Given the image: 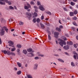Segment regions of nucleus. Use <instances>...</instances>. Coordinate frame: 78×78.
Masks as SVG:
<instances>
[{"label": "nucleus", "instance_id": "f257e3e1", "mask_svg": "<svg viewBox=\"0 0 78 78\" xmlns=\"http://www.w3.org/2000/svg\"><path fill=\"white\" fill-rule=\"evenodd\" d=\"M6 31V33H8V29L6 27L4 26V27H1V28L0 29V34L1 36H3L5 34V32Z\"/></svg>", "mask_w": 78, "mask_h": 78}, {"label": "nucleus", "instance_id": "f03ea898", "mask_svg": "<svg viewBox=\"0 0 78 78\" xmlns=\"http://www.w3.org/2000/svg\"><path fill=\"white\" fill-rule=\"evenodd\" d=\"M2 52L4 53V54H7L8 55H9V56L11 55L12 56H16V54H15L13 52H11L10 51H6L5 50H2Z\"/></svg>", "mask_w": 78, "mask_h": 78}, {"label": "nucleus", "instance_id": "7ed1b4c3", "mask_svg": "<svg viewBox=\"0 0 78 78\" xmlns=\"http://www.w3.org/2000/svg\"><path fill=\"white\" fill-rule=\"evenodd\" d=\"M58 42L59 44L61 45V46L63 47V44L64 45H66V41L62 40L61 39H59L58 40Z\"/></svg>", "mask_w": 78, "mask_h": 78}, {"label": "nucleus", "instance_id": "20e7f679", "mask_svg": "<svg viewBox=\"0 0 78 78\" xmlns=\"http://www.w3.org/2000/svg\"><path fill=\"white\" fill-rule=\"evenodd\" d=\"M8 42L9 44V46H11L12 47H13V46H12V45H14V42H13V41H8Z\"/></svg>", "mask_w": 78, "mask_h": 78}, {"label": "nucleus", "instance_id": "39448f33", "mask_svg": "<svg viewBox=\"0 0 78 78\" xmlns=\"http://www.w3.org/2000/svg\"><path fill=\"white\" fill-rule=\"evenodd\" d=\"M59 34V33L58 32H54V36L56 38L58 37V36Z\"/></svg>", "mask_w": 78, "mask_h": 78}, {"label": "nucleus", "instance_id": "423d86ee", "mask_svg": "<svg viewBox=\"0 0 78 78\" xmlns=\"http://www.w3.org/2000/svg\"><path fill=\"white\" fill-rule=\"evenodd\" d=\"M27 56L29 57H32V56H34V55L33 53H29L27 55Z\"/></svg>", "mask_w": 78, "mask_h": 78}, {"label": "nucleus", "instance_id": "0eeeda50", "mask_svg": "<svg viewBox=\"0 0 78 78\" xmlns=\"http://www.w3.org/2000/svg\"><path fill=\"white\" fill-rule=\"evenodd\" d=\"M26 15H27V17H29V18L30 17H31V14L30 13V12H27L26 13Z\"/></svg>", "mask_w": 78, "mask_h": 78}, {"label": "nucleus", "instance_id": "6e6552de", "mask_svg": "<svg viewBox=\"0 0 78 78\" xmlns=\"http://www.w3.org/2000/svg\"><path fill=\"white\" fill-rule=\"evenodd\" d=\"M27 5L28 7L26 6H24L25 9H29V8H31V5H30V4H27Z\"/></svg>", "mask_w": 78, "mask_h": 78}, {"label": "nucleus", "instance_id": "1a4fd4ad", "mask_svg": "<svg viewBox=\"0 0 78 78\" xmlns=\"http://www.w3.org/2000/svg\"><path fill=\"white\" fill-rule=\"evenodd\" d=\"M39 8L40 9V10H41V11H44L45 10V9H44V7H43V6L41 5L39 7Z\"/></svg>", "mask_w": 78, "mask_h": 78}, {"label": "nucleus", "instance_id": "9d476101", "mask_svg": "<svg viewBox=\"0 0 78 78\" xmlns=\"http://www.w3.org/2000/svg\"><path fill=\"white\" fill-rule=\"evenodd\" d=\"M40 25L41 26V29H44V28H45V26H44V25L43 24L41 23H40Z\"/></svg>", "mask_w": 78, "mask_h": 78}, {"label": "nucleus", "instance_id": "9b49d317", "mask_svg": "<svg viewBox=\"0 0 78 78\" xmlns=\"http://www.w3.org/2000/svg\"><path fill=\"white\" fill-rule=\"evenodd\" d=\"M37 67H38V65L36 63L34 65V69L35 70H36V69H37Z\"/></svg>", "mask_w": 78, "mask_h": 78}, {"label": "nucleus", "instance_id": "f8f14e48", "mask_svg": "<svg viewBox=\"0 0 78 78\" xmlns=\"http://www.w3.org/2000/svg\"><path fill=\"white\" fill-rule=\"evenodd\" d=\"M48 33L49 34L48 35V39L50 41L51 39V37L50 36V34H51V33H50V31H48Z\"/></svg>", "mask_w": 78, "mask_h": 78}, {"label": "nucleus", "instance_id": "ddd939ff", "mask_svg": "<svg viewBox=\"0 0 78 78\" xmlns=\"http://www.w3.org/2000/svg\"><path fill=\"white\" fill-rule=\"evenodd\" d=\"M67 44L68 45H73V43L72 42V41H67Z\"/></svg>", "mask_w": 78, "mask_h": 78}, {"label": "nucleus", "instance_id": "4468645a", "mask_svg": "<svg viewBox=\"0 0 78 78\" xmlns=\"http://www.w3.org/2000/svg\"><path fill=\"white\" fill-rule=\"evenodd\" d=\"M64 48L65 50H69V47L68 45L65 46L63 47Z\"/></svg>", "mask_w": 78, "mask_h": 78}, {"label": "nucleus", "instance_id": "2eb2a0df", "mask_svg": "<svg viewBox=\"0 0 78 78\" xmlns=\"http://www.w3.org/2000/svg\"><path fill=\"white\" fill-rule=\"evenodd\" d=\"M37 54H38V56H41V57H44V55L40 54V52H37Z\"/></svg>", "mask_w": 78, "mask_h": 78}, {"label": "nucleus", "instance_id": "dca6fc26", "mask_svg": "<svg viewBox=\"0 0 78 78\" xmlns=\"http://www.w3.org/2000/svg\"><path fill=\"white\" fill-rule=\"evenodd\" d=\"M23 53H24V54H25V55H27V54L28 53V52H27V50H23Z\"/></svg>", "mask_w": 78, "mask_h": 78}, {"label": "nucleus", "instance_id": "f3484780", "mask_svg": "<svg viewBox=\"0 0 78 78\" xmlns=\"http://www.w3.org/2000/svg\"><path fill=\"white\" fill-rule=\"evenodd\" d=\"M78 43H76V44H73V46L76 48H77V47H78Z\"/></svg>", "mask_w": 78, "mask_h": 78}, {"label": "nucleus", "instance_id": "a211bd4d", "mask_svg": "<svg viewBox=\"0 0 78 78\" xmlns=\"http://www.w3.org/2000/svg\"><path fill=\"white\" fill-rule=\"evenodd\" d=\"M17 64H18V66L19 67H20L22 66V64L20 63V62H17Z\"/></svg>", "mask_w": 78, "mask_h": 78}, {"label": "nucleus", "instance_id": "6ab92c4d", "mask_svg": "<svg viewBox=\"0 0 78 78\" xmlns=\"http://www.w3.org/2000/svg\"><path fill=\"white\" fill-rule=\"evenodd\" d=\"M56 30L57 31H61V29L58 27H56Z\"/></svg>", "mask_w": 78, "mask_h": 78}, {"label": "nucleus", "instance_id": "aec40b11", "mask_svg": "<svg viewBox=\"0 0 78 78\" xmlns=\"http://www.w3.org/2000/svg\"><path fill=\"white\" fill-rule=\"evenodd\" d=\"M32 48H29L27 49V51L28 52H30V51H32Z\"/></svg>", "mask_w": 78, "mask_h": 78}, {"label": "nucleus", "instance_id": "412c9836", "mask_svg": "<svg viewBox=\"0 0 78 78\" xmlns=\"http://www.w3.org/2000/svg\"><path fill=\"white\" fill-rule=\"evenodd\" d=\"M16 47L17 48H20L22 47V46L20 44H18L16 45Z\"/></svg>", "mask_w": 78, "mask_h": 78}, {"label": "nucleus", "instance_id": "4be33fe9", "mask_svg": "<svg viewBox=\"0 0 78 78\" xmlns=\"http://www.w3.org/2000/svg\"><path fill=\"white\" fill-rule=\"evenodd\" d=\"M73 25H75V26H76V27H77V26H78L77 24L75 22H73Z\"/></svg>", "mask_w": 78, "mask_h": 78}, {"label": "nucleus", "instance_id": "5701e85b", "mask_svg": "<svg viewBox=\"0 0 78 78\" xmlns=\"http://www.w3.org/2000/svg\"><path fill=\"white\" fill-rule=\"evenodd\" d=\"M0 1H1V2H4L6 3H8V0H0Z\"/></svg>", "mask_w": 78, "mask_h": 78}, {"label": "nucleus", "instance_id": "b1692460", "mask_svg": "<svg viewBox=\"0 0 78 78\" xmlns=\"http://www.w3.org/2000/svg\"><path fill=\"white\" fill-rule=\"evenodd\" d=\"M21 73H22V72L20 70L18 71V72H17V74L18 75H20Z\"/></svg>", "mask_w": 78, "mask_h": 78}, {"label": "nucleus", "instance_id": "393cba45", "mask_svg": "<svg viewBox=\"0 0 78 78\" xmlns=\"http://www.w3.org/2000/svg\"><path fill=\"white\" fill-rule=\"evenodd\" d=\"M27 76L28 78H33L32 77V76H31V75L29 74V75H27Z\"/></svg>", "mask_w": 78, "mask_h": 78}, {"label": "nucleus", "instance_id": "a878e982", "mask_svg": "<svg viewBox=\"0 0 78 78\" xmlns=\"http://www.w3.org/2000/svg\"><path fill=\"white\" fill-rule=\"evenodd\" d=\"M12 51H14L16 50V48H12L11 49Z\"/></svg>", "mask_w": 78, "mask_h": 78}, {"label": "nucleus", "instance_id": "bb28decb", "mask_svg": "<svg viewBox=\"0 0 78 78\" xmlns=\"http://www.w3.org/2000/svg\"><path fill=\"white\" fill-rule=\"evenodd\" d=\"M19 24L20 25H23V23L22 21H20Z\"/></svg>", "mask_w": 78, "mask_h": 78}, {"label": "nucleus", "instance_id": "cd10ccee", "mask_svg": "<svg viewBox=\"0 0 78 78\" xmlns=\"http://www.w3.org/2000/svg\"><path fill=\"white\" fill-rule=\"evenodd\" d=\"M46 13L48 14H49V15H51V13L50 12H47Z\"/></svg>", "mask_w": 78, "mask_h": 78}, {"label": "nucleus", "instance_id": "c85d7f7f", "mask_svg": "<svg viewBox=\"0 0 78 78\" xmlns=\"http://www.w3.org/2000/svg\"><path fill=\"white\" fill-rule=\"evenodd\" d=\"M9 22H12V21H13V19L10 18L9 20Z\"/></svg>", "mask_w": 78, "mask_h": 78}, {"label": "nucleus", "instance_id": "c756f323", "mask_svg": "<svg viewBox=\"0 0 78 78\" xmlns=\"http://www.w3.org/2000/svg\"><path fill=\"white\" fill-rule=\"evenodd\" d=\"M69 14H70V16H73V12H70Z\"/></svg>", "mask_w": 78, "mask_h": 78}, {"label": "nucleus", "instance_id": "7c9ffc66", "mask_svg": "<svg viewBox=\"0 0 78 78\" xmlns=\"http://www.w3.org/2000/svg\"><path fill=\"white\" fill-rule=\"evenodd\" d=\"M58 61H60V62H64V61H63V60H62L61 59H58Z\"/></svg>", "mask_w": 78, "mask_h": 78}, {"label": "nucleus", "instance_id": "2f4dec72", "mask_svg": "<svg viewBox=\"0 0 78 78\" xmlns=\"http://www.w3.org/2000/svg\"><path fill=\"white\" fill-rule=\"evenodd\" d=\"M0 4L4 5H5V3L4 2H2L0 1Z\"/></svg>", "mask_w": 78, "mask_h": 78}, {"label": "nucleus", "instance_id": "473e14b6", "mask_svg": "<svg viewBox=\"0 0 78 78\" xmlns=\"http://www.w3.org/2000/svg\"><path fill=\"white\" fill-rule=\"evenodd\" d=\"M62 38H63V39H64V41H66L67 40V38L64 36Z\"/></svg>", "mask_w": 78, "mask_h": 78}, {"label": "nucleus", "instance_id": "72a5a7b5", "mask_svg": "<svg viewBox=\"0 0 78 78\" xmlns=\"http://www.w3.org/2000/svg\"><path fill=\"white\" fill-rule=\"evenodd\" d=\"M36 21L37 23H39L40 22V19L39 18H37L36 20Z\"/></svg>", "mask_w": 78, "mask_h": 78}, {"label": "nucleus", "instance_id": "f704fd0d", "mask_svg": "<svg viewBox=\"0 0 78 78\" xmlns=\"http://www.w3.org/2000/svg\"><path fill=\"white\" fill-rule=\"evenodd\" d=\"M71 5L72 6H73V5H75V3L73 2H71Z\"/></svg>", "mask_w": 78, "mask_h": 78}, {"label": "nucleus", "instance_id": "c9c22d12", "mask_svg": "<svg viewBox=\"0 0 78 78\" xmlns=\"http://www.w3.org/2000/svg\"><path fill=\"white\" fill-rule=\"evenodd\" d=\"M77 13L78 12L77 11H76V10H75L74 12V14H77Z\"/></svg>", "mask_w": 78, "mask_h": 78}, {"label": "nucleus", "instance_id": "e433bc0d", "mask_svg": "<svg viewBox=\"0 0 78 78\" xmlns=\"http://www.w3.org/2000/svg\"><path fill=\"white\" fill-rule=\"evenodd\" d=\"M73 20H76V19H77V17L76 16H75L73 18Z\"/></svg>", "mask_w": 78, "mask_h": 78}, {"label": "nucleus", "instance_id": "4c0bfd02", "mask_svg": "<svg viewBox=\"0 0 78 78\" xmlns=\"http://www.w3.org/2000/svg\"><path fill=\"white\" fill-rule=\"evenodd\" d=\"M9 8H10V9H14V7L12 6H10L9 7Z\"/></svg>", "mask_w": 78, "mask_h": 78}, {"label": "nucleus", "instance_id": "58836bf2", "mask_svg": "<svg viewBox=\"0 0 78 78\" xmlns=\"http://www.w3.org/2000/svg\"><path fill=\"white\" fill-rule=\"evenodd\" d=\"M33 21L34 22V23H36V18H34L33 20Z\"/></svg>", "mask_w": 78, "mask_h": 78}, {"label": "nucleus", "instance_id": "ea45409f", "mask_svg": "<svg viewBox=\"0 0 78 78\" xmlns=\"http://www.w3.org/2000/svg\"><path fill=\"white\" fill-rule=\"evenodd\" d=\"M34 16H35L36 17H37V13H36V12H34Z\"/></svg>", "mask_w": 78, "mask_h": 78}, {"label": "nucleus", "instance_id": "a19ab883", "mask_svg": "<svg viewBox=\"0 0 78 78\" xmlns=\"http://www.w3.org/2000/svg\"><path fill=\"white\" fill-rule=\"evenodd\" d=\"M30 5H34V2L33 1L31 2Z\"/></svg>", "mask_w": 78, "mask_h": 78}, {"label": "nucleus", "instance_id": "79ce46f5", "mask_svg": "<svg viewBox=\"0 0 78 78\" xmlns=\"http://www.w3.org/2000/svg\"><path fill=\"white\" fill-rule=\"evenodd\" d=\"M71 65L73 67L75 66V65H74V63L73 62H71Z\"/></svg>", "mask_w": 78, "mask_h": 78}, {"label": "nucleus", "instance_id": "37998d69", "mask_svg": "<svg viewBox=\"0 0 78 78\" xmlns=\"http://www.w3.org/2000/svg\"><path fill=\"white\" fill-rule=\"evenodd\" d=\"M37 5H41V3L39 2V1H38L37 2Z\"/></svg>", "mask_w": 78, "mask_h": 78}, {"label": "nucleus", "instance_id": "c03bdc74", "mask_svg": "<svg viewBox=\"0 0 78 78\" xmlns=\"http://www.w3.org/2000/svg\"><path fill=\"white\" fill-rule=\"evenodd\" d=\"M34 8L35 9H38V7H37L36 6H34Z\"/></svg>", "mask_w": 78, "mask_h": 78}, {"label": "nucleus", "instance_id": "a18cd8bd", "mask_svg": "<svg viewBox=\"0 0 78 78\" xmlns=\"http://www.w3.org/2000/svg\"><path fill=\"white\" fill-rule=\"evenodd\" d=\"M44 16L43 15L41 16V20H44Z\"/></svg>", "mask_w": 78, "mask_h": 78}, {"label": "nucleus", "instance_id": "49530a36", "mask_svg": "<svg viewBox=\"0 0 78 78\" xmlns=\"http://www.w3.org/2000/svg\"><path fill=\"white\" fill-rule=\"evenodd\" d=\"M63 9L64 11H67V9H66V8L65 7L63 8Z\"/></svg>", "mask_w": 78, "mask_h": 78}, {"label": "nucleus", "instance_id": "de8ad7c7", "mask_svg": "<svg viewBox=\"0 0 78 78\" xmlns=\"http://www.w3.org/2000/svg\"><path fill=\"white\" fill-rule=\"evenodd\" d=\"M35 59L37 60V59H39V57H36L34 58Z\"/></svg>", "mask_w": 78, "mask_h": 78}, {"label": "nucleus", "instance_id": "09e8293b", "mask_svg": "<svg viewBox=\"0 0 78 78\" xmlns=\"http://www.w3.org/2000/svg\"><path fill=\"white\" fill-rule=\"evenodd\" d=\"M73 53L74 54V55H76L77 56V55H78V54L76 52L74 51L73 52Z\"/></svg>", "mask_w": 78, "mask_h": 78}, {"label": "nucleus", "instance_id": "8fccbe9b", "mask_svg": "<svg viewBox=\"0 0 78 78\" xmlns=\"http://www.w3.org/2000/svg\"><path fill=\"white\" fill-rule=\"evenodd\" d=\"M77 56V55H74V56H73V57H74V59H76V57Z\"/></svg>", "mask_w": 78, "mask_h": 78}, {"label": "nucleus", "instance_id": "3c124183", "mask_svg": "<svg viewBox=\"0 0 78 78\" xmlns=\"http://www.w3.org/2000/svg\"><path fill=\"white\" fill-rule=\"evenodd\" d=\"M59 28H60V29H61V28H63V27L61 25L59 26Z\"/></svg>", "mask_w": 78, "mask_h": 78}, {"label": "nucleus", "instance_id": "603ef678", "mask_svg": "<svg viewBox=\"0 0 78 78\" xmlns=\"http://www.w3.org/2000/svg\"><path fill=\"white\" fill-rule=\"evenodd\" d=\"M7 3H8L9 5H11V3L9 1H8Z\"/></svg>", "mask_w": 78, "mask_h": 78}, {"label": "nucleus", "instance_id": "864d4df0", "mask_svg": "<svg viewBox=\"0 0 78 78\" xmlns=\"http://www.w3.org/2000/svg\"><path fill=\"white\" fill-rule=\"evenodd\" d=\"M65 36H66V37H69V35H68V34H65Z\"/></svg>", "mask_w": 78, "mask_h": 78}, {"label": "nucleus", "instance_id": "5fc2aeb1", "mask_svg": "<svg viewBox=\"0 0 78 78\" xmlns=\"http://www.w3.org/2000/svg\"><path fill=\"white\" fill-rule=\"evenodd\" d=\"M20 49H17V52H20Z\"/></svg>", "mask_w": 78, "mask_h": 78}, {"label": "nucleus", "instance_id": "6e6d98bb", "mask_svg": "<svg viewBox=\"0 0 78 78\" xmlns=\"http://www.w3.org/2000/svg\"><path fill=\"white\" fill-rule=\"evenodd\" d=\"M2 44V40H1V38H0V45Z\"/></svg>", "mask_w": 78, "mask_h": 78}, {"label": "nucleus", "instance_id": "4d7b16f0", "mask_svg": "<svg viewBox=\"0 0 78 78\" xmlns=\"http://www.w3.org/2000/svg\"><path fill=\"white\" fill-rule=\"evenodd\" d=\"M35 12H38V10H37V9H35Z\"/></svg>", "mask_w": 78, "mask_h": 78}, {"label": "nucleus", "instance_id": "13d9d810", "mask_svg": "<svg viewBox=\"0 0 78 78\" xmlns=\"http://www.w3.org/2000/svg\"><path fill=\"white\" fill-rule=\"evenodd\" d=\"M14 69L15 70H17V68H14Z\"/></svg>", "mask_w": 78, "mask_h": 78}, {"label": "nucleus", "instance_id": "bf43d9fd", "mask_svg": "<svg viewBox=\"0 0 78 78\" xmlns=\"http://www.w3.org/2000/svg\"><path fill=\"white\" fill-rule=\"evenodd\" d=\"M54 55H55V56H59V55L58 54H55Z\"/></svg>", "mask_w": 78, "mask_h": 78}, {"label": "nucleus", "instance_id": "052dcab7", "mask_svg": "<svg viewBox=\"0 0 78 78\" xmlns=\"http://www.w3.org/2000/svg\"><path fill=\"white\" fill-rule=\"evenodd\" d=\"M69 8H70V9H73V8L71 6H70Z\"/></svg>", "mask_w": 78, "mask_h": 78}, {"label": "nucleus", "instance_id": "680f3d73", "mask_svg": "<svg viewBox=\"0 0 78 78\" xmlns=\"http://www.w3.org/2000/svg\"><path fill=\"white\" fill-rule=\"evenodd\" d=\"M14 7L15 9H17V7L15 6H14Z\"/></svg>", "mask_w": 78, "mask_h": 78}, {"label": "nucleus", "instance_id": "e2e57ef3", "mask_svg": "<svg viewBox=\"0 0 78 78\" xmlns=\"http://www.w3.org/2000/svg\"><path fill=\"white\" fill-rule=\"evenodd\" d=\"M37 27H38L39 28H40V27H39V24H37Z\"/></svg>", "mask_w": 78, "mask_h": 78}, {"label": "nucleus", "instance_id": "0e129e2a", "mask_svg": "<svg viewBox=\"0 0 78 78\" xmlns=\"http://www.w3.org/2000/svg\"><path fill=\"white\" fill-rule=\"evenodd\" d=\"M73 2H77V0H73Z\"/></svg>", "mask_w": 78, "mask_h": 78}, {"label": "nucleus", "instance_id": "69168bd1", "mask_svg": "<svg viewBox=\"0 0 78 78\" xmlns=\"http://www.w3.org/2000/svg\"><path fill=\"white\" fill-rule=\"evenodd\" d=\"M58 51H61V49H58Z\"/></svg>", "mask_w": 78, "mask_h": 78}, {"label": "nucleus", "instance_id": "338daca9", "mask_svg": "<svg viewBox=\"0 0 78 78\" xmlns=\"http://www.w3.org/2000/svg\"><path fill=\"white\" fill-rule=\"evenodd\" d=\"M13 36H14V37H15V36H17V35H15V34H13Z\"/></svg>", "mask_w": 78, "mask_h": 78}, {"label": "nucleus", "instance_id": "774afa93", "mask_svg": "<svg viewBox=\"0 0 78 78\" xmlns=\"http://www.w3.org/2000/svg\"><path fill=\"white\" fill-rule=\"evenodd\" d=\"M76 39L77 40H78V36L76 37Z\"/></svg>", "mask_w": 78, "mask_h": 78}]
</instances>
